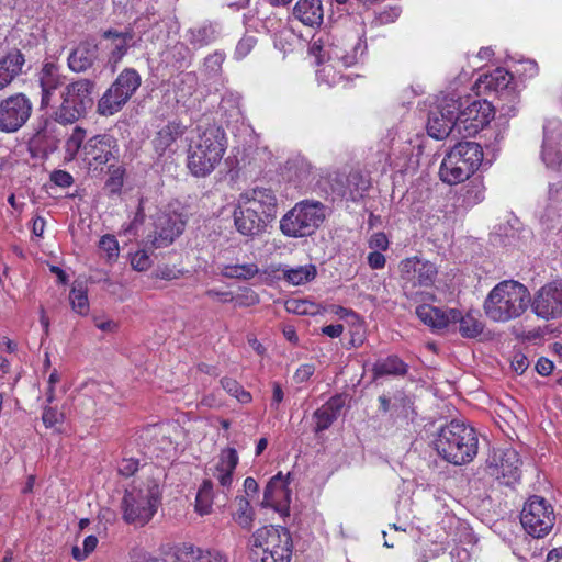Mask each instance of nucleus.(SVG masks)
<instances>
[{
	"label": "nucleus",
	"instance_id": "f257e3e1",
	"mask_svg": "<svg viewBox=\"0 0 562 562\" xmlns=\"http://www.w3.org/2000/svg\"><path fill=\"white\" fill-rule=\"evenodd\" d=\"M227 148L224 128L210 119H202L196 126V136L190 142L187 167L198 178L209 176L221 162Z\"/></svg>",
	"mask_w": 562,
	"mask_h": 562
},
{
	"label": "nucleus",
	"instance_id": "f03ea898",
	"mask_svg": "<svg viewBox=\"0 0 562 562\" xmlns=\"http://www.w3.org/2000/svg\"><path fill=\"white\" fill-rule=\"evenodd\" d=\"M530 302V292L522 283L504 280L490 291L484 300L483 310L492 322L507 323L520 317Z\"/></svg>",
	"mask_w": 562,
	"mask_h": 562
},
{
	"label": "nucleus",
	"instance_id": "7ed1b4c3",
	"mask_svg": "<svg viewBox=\"0 0 562 562\" xmlns=\"http://www.w3.org/2000/svg\"><path fill=\"white\" fill-rule=\"evenodd\" d=\"M434 446L443 460L462 465L470 463L477 454L479 439L474 428L453 419L439 429Z\"/></svg>",
	"mask_w": 562,
	"mask_h": 562
},
{
	"label": "nucleus",
	"instance_id": "20e7f679",
	"mask_svg": "<svg viewBox=\"0 0 562 562\" xmlns=\"http://www.w3.org/2000/svg\"><path fill=\"white\" fill-rule=\"evenodd\" d=\"M161 496L159 480L154 477L126 488L121 502L124 521L136 527L147 525L156 515Z\"/></svg>",
	"mask_w": 562,
	"mask_h": 562
},
{
	"label": "nucleus",
	"instance_id": "39448f33",
	"mask_svg": "<svg viewBox=\"0 0 562 562\" xmlns=\"http://www.w3.org/2000/svg\"><path fill=\"white\" fill-rule=\"evenodd\" d=\"M252 562H290L293 542L290 531L281 526L257 529L248 541Z\"/></svg>",
	"mask_w": 562,
	"mask_h": 562
},
{
	"label": "nucleus",
	"instance_id": "423d86ee",
	"mask_svg": "<svg viewBox=\"0 0 562 562\" xmlns=\"http://www.w3.org/2000/svg\"><path fill=\"white\" fill-rule=\"evenodd\" d=\"M483 162L479 143L465 140L456 144L445 156L439 168L440 180L450 186L469 179Z\"/></svg>",
	"mask_w": 562,
	"mask_h": 562
},
{
	"label": "nucleus",
	"instance_id": "0eeeda50",
	"mask_svg": "<svg viewBox=\"0 0 562 562\" xmlns=\"http://www.w3.org/2000/svg\"><path fill=\"white\" fill-rule=\"evenodd\" d=\"M95 88V81L89 78L67 83L60 92V104L54 109L55 120L61 125H69L85 117L93 105Z\"/></svg>",
	"mask_w": 562,
	"mask_h": 562
},
{
	"label": "nucleus",
	"instance_id": "6e6552de",
	"mask_svg": "<svg viewBox=\"0 0 562 562\" xmlns=\"http://www.w3.org/2000/svg\"><path fill=\"white\" fill-rule=\"evenodd\" d=\"M326 218V207L319 201L303 200L297 202L280 220L281 233L290 238L313 235Z\"/></svg>",
	"mask_w": 562,
	"mask_h": 562
},
{
	"label": "nucleus",
	"instance_id": "1a4fd4ad",
	"mask_svg": "<svg viewBox=\"0 0 562 562\" xmlns=\"http://www.w3.org/2000/svg\"><path fill=\"white\" fill-rule=\"evenodd\" d=\"M140 83L142 78L136 69H123L98 100L97 113L101 116L119 113L138 90Z\"/></svg>",
	"mask_w": 562,
	"mask_h": 562
},
{
	"label": "nucleus",
	"instance_id": "9d476101",
	"mask_svg": "<svg viewBox=\"0 0 562 562\" xmlns=\"http://www.w3.org/2000/svg\"><path fill=\"white\" fill-rule=\"evenodd\" d=\"M555 515L552 505L542 496H530L520 513V522L525 531L535 537L547 536L554 526Z\"/></svg>",
	"mask_w": 562,
	"mask_h": 562
},
{
	"label": "nucleus",
	"instance_id": "9b49d317",
	"mask_svg": "<svg viewBox=\"0 0 562 562\" xmlns=\"http://www.w3.org/2000/svg\"><path fill=\"white\" fill-rule=\"evenodd\" d=\"M457 115V130L468 136H474L494 119L495 106L482 99L461 101Z\"/></svg>",
	"mask_w": 562,
	"mask_h": 562
},
{
	"label": "nucleus",
	"instance_id": "f8f14e48",
	"mask_svg": "<svg viewBox=\"0 0 562 562\" xmlns=\"http://www.w3.org/2000/svg\"><path fill=\"white\" fill-rule=\"evenodd\" d=\"M461 106L460 98L445 95L438 99L429 110L427 120L428 135L435 139H443L457 128V112Z\"/></svg>",
	"mask_w": 562,
	"mask_h": 562
},
{
	"label": "nucleus",
	"instance_id": "ddd939ff",
	"mask_svg": "<svg viewBox=\"0 0 562 562\" xmlns=\"http://www.w3.org/2000/svg\"><path fill=\"white\" fill-rule=\"evenodd\" d=\"M33 104L22 92L14 93L0 101V132L15 133L30 120Z\"/></svg>",
	"mask_w": 562,
	"mask_h": 562
},
{
	"label": "nucleus",
	"instance_id": "4468645a",
	"mask_svg": "<svg viewBox=\"0 0 562 562\" xmlns=\"http://www.w3.org/2000/svg\"><path fill=\"white\" fill-rule=\"evenodd\" d=\"M116 138L111 134H99L90 137L82 146V160L93 169H98L119 157Z\"/></svg>",
	"mask_w": 562,
	"mask_h": 562
},
{
	"label": "nucleus",
	"instance_id": "2eb2a0df",
	"mask_svg": "<svg viewBox=\"0 0 562 562\" xmlns=\"http://www.w3.org/2000/svg\"><path fill=\"white\" fill-rule=\"evenodd\" d=\"M530 305L532 312L542 319L562 317V280L541 286Z\"/></svg>",
	"mask_w": 562,
	"mask_h": 562
},
{
	"label": "nucleus",
	"instance_id": "dca6fc26",
	"mask_svg": "<svg viewBox=\"0 0 562 562\" xmlns=\"http://www.w3.org/2000/svg\"><path fill=\"white\" fill-rule=\"evenodd\" d=\"M400 273L404 282V289H415L417 286H431L438 271L432 262L412 257L401 261Z\"/></svg>",
	"mask_w": 562,
	"mask_h": 562
},
{
	"label": "nucleus",
	"instance_id": "f3484780",
	"mask_svg": "<svg viewBox=\"0 0 562 562\" xmlns=\"http://www.w3.org/2000/svg\"><path fill=\"white\" fill-rule=\"evenodd\" d=\"M520 465L519 454L514 449L502 450L499 453H494L487 460L488 473L507 486L520 480Z\"/></svg>",
	"mask_w": 562,
	"mask_h": 562
},
{
	"label": "nucleus",
	"instance_id": "a211bd4d",
	"mask_svg": "<svg viewBox=\"0 0 562 562\" xmlns=\"http://www.w3.org/2000/svg\"><path fill=\"white\" fill-rule=\"evenodd\" d=\"M186 224L187 217L182 213L170 210L160 212L155 220L154 248L171 245L183 233Z\"/></svg>",
	"mask_w": 562,
	"mask_h": 562
},
{
	"label": "nucleus",
	"instance_id": "6ab92c4d",
	"mask_svg": "<svg viewBox=\"0 0 562 562\" xmlns=\"http://www.w3.org/2000/svg\"><path fill=\"white\" fill-rule=\"evenodd\" d=\"M541 157L549 168L562 164V122L557 119L547 120L543 125Z\"/></svg>",
	"mask_w": 562,
	"mask_h": 562
},
{
	"label": "nucleus",
	"instance_id": "aec40b11",
	"mask_svg": "<svg viewBox=\"0 0 562 562\" xmlns=\"http://www.w3.org/2000/svg\"><path fill=\"white\" fill-rule=\"evenodd\" d=\"M238 201L256 210L267 221H273L277 217L278 198L271 188L255 187L248 189L239 194Z\"/></svg>",
	"mask_w": 562,
	"mask_h": 562
},
{
	"label": "nucleus",
	"instance_id": "412c9836",
	"mask_svg": "<svg viewBox=\"0 0 562 562\" xmlns=\"http://www.w3.org/2000/svg\"><path fill=\"white\" fill-rule=\"evenodd\" d=\"M59 122L55 120V112L53 111L49 117H40L35 133L31 138V145L44 155L54 153L60 140V128L58 127Z\"/></svg>",
	"mask_w": 562,
	"mask_h": 562
},
{
	"label": "nucleus",
	"instance_id": "4be33fe9",
	"mask_svg": "<svg viewBox=\"0 0 562 562\" xmlns=\"http://www.w3.org/2000/svg\"><path fill=\"white\" fill-rule=\"evenodd\" d=\"M101 37L106 42L108 64L114 72L120 61L133 46L134 31L132 29H125L124 31L109 29L101 34Z\"/></svg>",
	"mask_w": 562,
	"mask_h": 562
},
{
	"label": "nucleus",
	"instance_id": "5701e85b",
	"mask_svg": "<svg viewBox=\"0 0 562 562\" xmlns=\"http://www.w3.org/2000/svg\"><path fill=\"white\" fill-rule=\"evenodd\" d=\"M272 221L259 215L256 210L237 200L234 210V224L237 232L247 237L260 236Z\"/></svg>",
	"mask_w": 562,
	"mask_h": 562
},
{
	"label": "nucleus",
	"instance_id": "b1692460",
	"mask_svg": "<svg viewBox=\"0 0 562 562\" xmlns=\"http://www.w3.org/2000/svg\"><path fill=\"white\" fill-rule=\"evenodd\" d=\"M477 93L494 92L497 94L499 100H503L505 95L517 91L513 86V76L504 68H496L490 74H484L479 77L475 82Z\"/></svg>",
	"mask_w": 562,
	"mask_h": 562
},
{
	"label": "nucleus",
	"instance_id": "393cba45",
	"mask_svg": "<svg viewBox=\"0 0 562 562\" xmlns=\"http://www.w3.org/2000/svg\"><path fill=\"white\" fill-rule=\"evenodd\" d=\"M369 180L359 171H352L347 176L336 177L333 191L347 201L360 200L369 190Z\"/></svg>",
	"mask_w": 562,
	"mask_h": 562
},
{
	"label": "nucleus",
	"instance_id": "a878e982",
	"mask_svg": "<svg viewBox=\"0 0 562 562\" xmlns=\"http://www.w3.org/2000/svg\"><path fill=\"white\" fill-rule=\"evenodd\" d=\"M239 457L235 448L221 450L218 459L207 469V474L216 479L223 491H229L233 484V474L238 465Z\"/></svg>",
	"mask_w": 562,
	"mask_h": 562
},
{
	"label": "nucleus",
	"instance_id": "bb28decb",
	"mask_svg": "<svg viewBox=\"0 0 562 562\" xmlns=\"http://www.w3.org/2000/svg\"><path fill=\"white\" fill-rule=\"evenodd\" d=\"M99 57V46L93 40H85L74 47L67 58L68 68L76 74L90 70Z\"/></svg>",
	"mask_w": 562,
	"mask_h": 562
},
{
	"label": "nucleus",
	"instance_id": "cd10ccee",
	"mask_svg": "<svg viewBox=\"0 0 562 562\" xmlns=\"http://www.w3.org/2000/svg\"><path fill=\"white\" fill-rule=\"evenodd\" d=\"M38 85L41 87V109L48 108L56 90L64 86V76L60 75L57 64L53 61L43 64L38 72Z\"/></svg>",
	"mask_w": 562,
	"mask_h": 562
},
{
	"label": "nucleus",
	"instance_id": "c85d7f7f",
	"mask_svg": "<svg viewBox=\"0 0 562 562\" xmlns=\"http://www.w3.org/2000/svg\"><path fill=\"white\" fill-rule=\"evenodd\" d=\"M290 473L284 476L281 472L273 475L267 483L263 491L262 505L280 510L290 503L289 485Z\"/></svg>",
	"mask_w": 562,
	"mask_h": 562
},
{
	"label": "nucleus",
	"instance_id": "c756f323",
	"mask_svg": "<svg viewBox=\"0 0 562 562\" xmlns=\"http://www.w3.org/2000/svg\"><path fill=\"white\" fill-rule=\"evenodd\" d=\"M25 64V56L18 48L0 57V91L8 88L21 75L26 74Z\"/></svg>",
	"mask_w": 562,
	"mask_h": 562
},
{
	"label": "nucleus",
	"instance_id": "7c9ffc66",
	"mask_svg": "<svg viewBox=\"0 0 562 562\" xmlns=\"http://www.w3.org/2000/svg\"><path fill=\"white\" fill-rule=\"evenodd\" d=\"M222 35V25L217 21L205 20L190 27L186 33L188 43L195 49L215 43Z\"/></svg>",
	"mask_w": 562,
	"mask_h": 562
},
{
	"label": "nucleus",
	"instance_id": "2f4dec72",
	"mask_svg": "<svg viewBox=\"0 0 562 562\" xmlns=\"http://www.w3.org/2000/svg\"><path fill=\"white\" fill-rule=\"evenodd\" d=\"M345 396L336 394L313 413L315 420L314 432L319 434L327 430L340 416L345 406Z\"/></svg>",
	"mask_w": 562,
	"mask_h": 562
},
{
	"label": "nucleus",
	"instance_id": "473e14b6",
	"mask_svg": "<svg viewBox=\"0 0 562 562\" xmlns=\"http://www.w3.org/2000/svg\"><path fill=\"white\" fill-rule=\"evenodd\" d=\"M292 15L305 26L318 27L324 20L322 0H299L293 7Z\"/></svg>",
	"mask_w": 562,
	"mask_h": 562
},
{
	"label": "nucleus",
	"instance_id": "72a5a7b5",
	"mask_svg": "<svg viewBox=\"0 0 562 562\" xmlns=\"http://www.w3.org/2000/svg\"><path fill=\"white\" fill-rule=\"evenodd\" d=\"M459 324V333L464 338H475L482 334L484 324L479 319V312H468L465 315L457 308H450V324Z\"/></svg>",
	"mask_w": 562,
	"mask_h": 562
},
{
	"label": "nucleus",
	"instance_id": "f704fd0d",
	"mask_svg": "<svg viewBox=\"0 0 562 562\" xmlns=\"http://www.w3.org/2000/svg\"><path fill=\"white\" fill-rule=\"evenodd\" d=\"M409 366L396 355L378 359L372 367L373 380L383 376L403 378L408 373Z\"/></svg>",
	"mask_w": 562,
	"mask_h": 562
},
{
	"label": "nucleus",
	"instance_id": "c9c22d12",
	"mask_svg": "<svg viewBox=\"0 0 562 562\" xmlns=\"http://www.w3.org/2000/svg\"><path fill=\"white\" fill-rule=\"evenodd\" d=\"M192 57L189 46L179 41L168 44L161 53L162 61L176 69L188 68L191 65Z\"/></svg>",
	"mask_w": 562,
	"mask_h": 562
},
{
	"label": "nucleus",
	"instance_id": "e433bc0d",
	"mask_svg": "<svg viewBox=\"0 0 562 562\" xmlns=\"http://www.w3.org/2000/svg\"><path fill=\"white\" fill-rule=\"evenodd\" d=\"M184 562H229L228 557L217 549H202L191 543L180 547Z\"/></svg>",
	"mask_w": 562,
	"mask_h": 562
},
{
	"label": "nucleus",
	"instance_id": "4c0bfd02",
	"mask_svg": "<svg viewBox=\"0 0 562 562\" xmlns=\"http://www.w3.org/2000/svg\"><path fill=\"white\" fill-rule=\"evenodd\" d=\"M367 50V42L362 37H358L352 44L350 50L335 47L328 52L330 60L341 64L344 67H351L362 58Z\"/></svg>",
	"mask_w": 562,
	"mask_h": 562
},
{
	"label": "nucleus",
	"instance_id": "58836bf2",
	"mask_svg": "<svg viewBox=\"0 0 562 562\" xmlns=\"http://www.w3.org/2000/svg\"><path fill=\"white\" fill-rule=\"evenodd\" d=\"M416 315L432 329H443L450 325V310L445 312L439 307L422 304L416 307Z\"/></svg>",
	"mask_w": 562,
	"mask_h": 562
},
{
	"label": "nucleus",
	"instance_id": "ea45409f",
	"mask_svg": "<svg viewBox=\"0 0 562 562\" xmlns=\"http://www.w3.org/2000/svg\"><path fill=\"white\" fill-rule=\"evenodd\" d=\"M278 271L282 273V279L292 285L306 284L317 276V268L313 263L296 267L283 266Z\"/></svg>",
	"mask_w": 562,
	"mask_h": 562
},
{
	"label": "nucleus",
	"instance_id": "a19ab883",
	"mask_svg": "<svg viewBox=\"0 0 562 562\" xmlns=\"http://www.w3.org/2000/svg\"><path fill=\"white\" fill-rule=\"evenodd\" d=\"M184 127L177 122H169L160 128L153 139L156 153L162 155L180 136H182Z\"/></svg>",
	"mask_w": 562,
	"mask_h": 562
},
{
	"label": "nucleus",
	"instance_id": "79ce46f5",
	"mask_svg": "<svg viewBox=\"0 0 562 562\" xmlns=\"http://www.w3.org/2000/svg\"><path fill=\"white\" fill-rule=\"evenodd\" d=\"M413 403L404 393H397L393 397L391 417L396 422L398 419L413 420Z\"/></svg>",
	"mask_w": 562,
	"mask_h": 562
},
{
	"label": "nucleus",
	"instance_id": "37998d69",
	"mask_svg": "<svg viewBox=\"0 0 562 562\" xmlns=\"http://www.w3.org/2000/svg\"><path fill=\"white\" fill-rule=\"evenodd\" d=\"M213 483L210 479H205L195 497V510L200 515H207L212 510V504H213Z\"/></svg>",
	"mask_w": 562,
	"mask_h": 562
},
{
	"label": "nucleus",
	"instance_id": "c03bdc74",
	"mask_svg": "<svg viewBox=\"0 0 562 562\" xmlns=\"http://www.w3.org/2000/svg\"><path fill=\"white\" fill-rule=\"evenodd\" d=\"M485 187L479 179L470 181L462 187V201L465 206H474L485 198Z\"/></svg>",
	"mask_w": 562,
	"mask_h": 562
},
{
	"label": "nucleus",
	"instance_id": "a18cd8bd",
	"mask_svg": "<svg viewBox=\"0 0 562 562\" xmlns=\"http://www.w3.org/2000/svg\"><path fill=\"white\" fill-rule=\"evenodd\" d=\"M258 272V266L252 262L243 265H227L222 269V274L231 279L248 280L254 278Z\"/></svg>",
	"mask_w": 562,
	"mask_h": 562
},
{
	"label": "nucleus",
	"instance_id": "49530a36",
	"mask_svg": "<svg viewBox=\"0 0 562 562\" xmlns=\"http://www.w3.org/2000/svg\"><path fill=\"white\" fill-rule=\"evenodd\" d=\"M238 509L234 514V520L243 528L250 529L254 521V513L250 503L245 497H237Z\"/></svg>",
	"mask_w": 562,
	"mask_h": 562
},
{
	"label": "nucleus",
	"instance_id": "de8ad7c7",
	"mask_svg": "<svg viewBox=\"0 0 562 562\" xmlns=\"http://www.w3.org/2000/svg\"><path fill=\"white\" fill-rule=\"evenodd\" d=\"M125 169L122 166L110 164L109 178L104 188L110 194H119L124 183Z\"/></svg>",
	"mask_w": 562,
	"mask_h": 562
},
{
	"label": "nucleus",
	"instance_id": "09e8293b",
	"mask_svg": "<svg viewBox=\"0 0 562 562\" xmlns=\"http://www.w3.org/2000/svg\"><path fill=\"white\" fill-rule=\"evenodd\" d=\"M85 137L86 130L80 126H76L71 135L66 140L65 145L66 154L69 156L70 159H74L75 156L79 153L82 156V146L85 144Z\"/></svg>",
	"mask_w": 562,
	"mask_h": 562
},
{
	"label": "nucleus",
	"instance_id": "8fccbe9b",
	"mask_svg": "<svg viewBox=\"0 0 562 562\" xmlns=\"http://www.w3.org/2000/svg\"><path fill=\"white\" fill-rule=\"evenodd\" d=\"M222 387L239 403L247 404L251 402V394L246 391L236 380L231 378L221 379Z\"/></svg>",
	"mask_w": 562,
	"mask_h": 562
},
{
	"label": "nucleus",
	"instance_id": "3c124183",
	"mask_svg": "<svg viewBox=\"0 0 562 562\" xmlns=\"http://www.w3.org/2000/svg\"><path fill=\"white\" fill-rule=\"evenodd\" d=\"M518 104H519V93L518 91H514L508 95H505L503 100L497 98V109L499 111L501 116L504 117H514L518 113Z\"/></svg>",
	"mask_w": 562,
	"mask_h": 562
},
{
	"label": "nucleus",
	"instance_id": "603ef678",
	"mask_svg": "<svg viewBox=\"0 0 562 562\" xmlns=\"http://www.w3.org/2000/svg\"><path fill=\"white\" fill-rule=\"evenodd\" d=\"M224 60V52L215 50L204 58L203 70L210 76H216L222 71Z\"/></svg>",
	"mask_w": 562,
	"mask_h": 562
},
{
	"label": "nucleus",
	"instance_id": "864d4df0",
	"mask_svg": "<svg viewBox=\"0 0 562 562\" xmlns=\"http://www.w3.org/2000/svg\"><path fill=\"white\" fill-rule=\"evenodd\" d=\"M69 300L72 306V310L80 314L86 315L89 311V301L87 293L82 289L74 288L70 291Z\"/></svg>",
	"mask_w": 562,
	"mask_h": 562
},
{
	"label": "nucleus",
	"instance_id": "5fc2aeb1",
	"mask_svg": "<svg viewBox=\"0 0 562 562\" xmlns=\"http://www.w3.org/2000/svg\"><path fill=\"white\" fill-rule=\"evenodd\" d=\"M257 38L252 35H244L236 45L235 48V58L243 59L245 58L256 46Z\"/></svg>",
	"mask_w": 562,
	"mask_h": 562
},
{
	"label": "nucleus",
	"instance_id": "6e6d98bb",
	"mask_svg": "<svg viewBox=\"0 0 562 562\" xmlns=\"http://www.w3.org/2000/svg\"><path fill=\"white\" fill-rule=\"evenodd\" d=\"M99 247L106 252L110 260L119 257V243L114 235L106 234L102 236L99 241Z\"/></svg>",
	"mask_w": 562,
	"mask_h": 562
},
{
	"label": "nucleus",
	"instance_id": "4d7b16f0",
	"mask_svg": "<svg viewBox=\"0 0 562 562\" xmlns=\"http://www.w3.org/2000/svg\"><path fill=\"white\" fill-rule=\"evenodd\" d=\"M42 420L46 428H52L64 422V414L54 407H45L42 414Z\"/></svg>",
	"mask_w": 562,
	"mask_h": 562
},
{
	"label": "nucleus",
	"instance_id": "13d9d810",
	"mask_svg": "<svg viewBox=\"0 0 562 562\" xmlns=\"http://www.w3.org/2000/svg\"><path fill=\"white\" fill-rule=\"evenodd\" d=\"M131 265L137 271H146L151 266V259L147 251L138 250L132 256Z\"/></svg>",
	"mask_w": 562,
	"mask_h": 562
},
{
	"label": "nucleus",
	"instance_id": "bf43d9fd",
	"mask_svg": "<svg viewBox=\"0 0 562 562\" xmlns=\"http://www.w3.org/2000/svg\"><path fill=\"white\" fill-rule=\"evenodd\" d=\"M139 469V460L135 458H124L119 464V473L122 476L130 477Z\"/></svg>",
	"mask_w": 562,
	"mask_h": 562
},
{
	"label": "nucleus",
	"instance_id": "052dcab7",
	"mask_svg": "<svg viewBox=\"0 0 562 562\" xmlns=\"http://www.w3.org/2000/svg\"><path fill=\"white\" fill-rule=\"evenodd\" d=\"M50 181L61 188H68L74 183L72 176L66 170H54L50 173Z\"/></svg>",
	"mask_w": 562,
	"mask_h": 562
},
{
	"label": "nucleus",
	"instance_id": "680f3d73",
	"mask_svg": "<svg viewBox=\"0 0 562 562\" xmlns=\"http://www.w3.org/2000/svg\"><path fill=\"white\" fill-rule=\"evenodd\" d=\"M369 247L378 251H384L389 248L387 236L382 233H374L369 239Z\"/></svg>",
	"mask_w": 562,
	"mask_h": 562
},
{
	"label": "nucleus",
	"instance_id": "e2e57ef3",
	"mask_svg": "<svg viewBox=\"0 0 562 562\" xmlns=\"http://www.w3.org/2000/svg\"><path fill=\"white\" fill-rule=\"evenodd\" d=\"M155 277L161 280H176L179 279L182 276L181 270L176 269L175 267L170 266H162L159 267L155 271Z\"/></svg>",
	"mask_w": 562,
	"mask_h": 562
},
{
	"label": "nucleus",
	"instance_id": "0e129e2a",
	"mask_svg": "<svg viewBox=\"0 0 562 562\" xmlns=\"http://www.w3.org/2000/svg\"><path fill=\"white\" fill-rule=\"evenodd\" d=\"M314 364L304 363L296 369L293 378L296 383H303L306 382L314 374Z\"/></svg>",
	"mask_w": 562,
	"mask_h": 562
},
{
	"label": "nucleus",
	"instance_id": "69168bd1",
	"mask_svg": "<svg viewBox=\"0 0 562 562\" xmlns=\"http://www.w3.org/2000/svg\"><path fill=\"white\" fill-rule=\"evenodd\" d=\"M368 265L371 269H382L385 267L386 258L385 256L378 250H373L369 252L368 257Z\"/></svg>",
	"mask_w": 562,
	"mask_h": 562
},
{
	"label": "nucleus",
	"instance_id": "338daca9",
	"mask_svg": "<svg viewBox=\"0 0 562 562\" xmlns=\"http://www.w3.org/2000/svg\"><path fill=\"white\" fill-rule=\"evenodd\" d=\"M553 369L554 363L550 359L544 357L539 358L536 363V371L542 376H548L549 374H551Z\"/></svg>",
	"mask_w": 562,
	"mask_h": 562
},
{
	"label": "nucleus",
	"instance_id": "774afa93",
	"mask_svg": "<svg viewBox=\"0 0 562 562\" xmlns=\"http://www.w3.org/2000/svg\"><path fill=\"white\" fill-rule=\"evenodd\" d=\"M528 366V359L524 355L515 356L514 360L512 361V367L518 374H522L527 370Z\"/></svg>",
	"mask_w": 562,
	"mask_h": 562
}]
</instances>
